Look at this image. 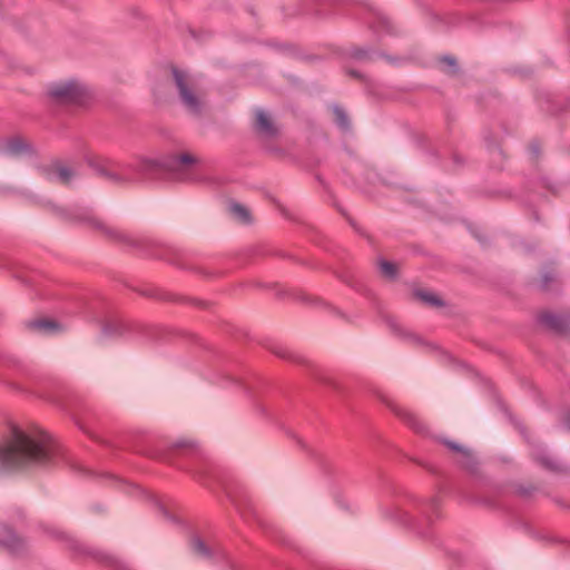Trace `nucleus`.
I'll return each mask as SVG.
<instances>
[{
    "mask_svg": "<svg viewBox=\"0 0 570 570\" xmlns=\"http://www.w3.org/2000/svg\"><path fill=\"white\" fill-rule=\"evenodd\" d=\"M57 453L56 443L45 431L26 433L16 429L0 445V469L12 471L30 464H48L55 461Z\"/></svg>",
    "mask_w": 570,
    "mask_h": 570,
    "instance_id": "obj_1",
    "label": "nucleus"
},
{
    "mask_svg": "<svg viewBox=\"0 0 570 570\" xmlns=\"http://www.w3.org/2000/svg\"><path fill=\"white\" fill-rule=\"evenodd\" d=\"M174 79L181 104L193 115L202 114L207 107L206 91L200 80L185 71L175 70Z\"/></svg>",
    "mask_w": 570,
    "mask_h": 570,
    "instance_id": "obj_2",
    "label": "nucleus"
},
{
    "mask_svg": "<svg viewBox=\"0 0 570 570\" xmlns=\"http://www.w3.org/2000/svg\"><path fill=\"white\" fill-rule=\"evenodd\" d=\"M197 163V157L190 153H180L170 156L165 161H158L153 158L144 157L139 161V168L142 171H157L167 169L170 171H179L187 169L189 166Z\"/></svg>",
    "mask_w": 570,
    "mask_h": 570,
    "instance_id": "obj_3",
    "label": "nucleus"
},
{
    "mask_svg": "<svg viewBox=\"0 0 570 570\" xmlns=\"http://www.w3.org/2000/svg\"><path fill=\"white\" fill-rule=\"evenodd\" d=\"M48 95L58 104L80 102L87 96V88L77 80H65L52 83Z\"/></svg>",
    "mask_w": 570,
    "mask_h": 570,
    "instance_id": "obj_4",
    "label": "nucleus"
},
{
    "mask_svg": "<svg viewBox=\"0 0 570 570\" xmlns=\"http://www.w3.org/2000/svg\"><path fill=\"white\" fill-rule=\"evenodd\" d=\"M30 328L41 334H52L59 332L61 325L50 318H38L29 323Z\"/></svg>",
    "mask_w": 570,
    "mask_h": 570,
    "instance_id": "obj_5",
    "label": "nucleus"
},
{
    "mask_svg": "<svg viewBox=\"0 0 570 570\" xmlns=\"http://www.w3.org/2000/svg\"><path fill=\"white\" fill-rule=\"evenodd\" d=\"M255 125L257 130H259L262 134L266 136H272L276 131L272 118L269 117L268 114H266L263 110H256Z\"/></svg>",
    "mask_w": 570,
    "mask_h": 570,
    "instance_id": "obj_6",
    "label": "nucleus"
},
{
    "mask_svg": "<svg viewBox=\"0 0 570 570\" xmlns=\"http://www.w3.org/2000/svg\"><path fill=\"white\" fill-rule=\"evenodd\" d=\"M27 150L26 144L20 139H11L3 147L2 151L9 157H17Z\"/></svg>",
    "mask_w": 570,
    "mask_h": 570,
    "instance_id": "obj_7",
    "label": "nucleus"
},
{
    "mask_svg": "<svg viewBox=\"0 0 570 570\" xmlns=\"http://www.w3.org/2000/svg\"><path fill=\"white\" fill-rule=\"evenodd\" d=\"M229 213L232 217L240 224H246L250 220V213L248 208L240 204H232L229 206Z\"/></svg>",
    "mask_w": 570,
    "mask_h": 570,
    "instance_id": "obj_8",
    "label": "nucleus"
},
{
    "mask_svg": "<svg viewBox=\"0 0 570 570\" xmlns=\"http://www.w3.org/2000/svg\"><path fill=\"white\" fill-rule=\"evenodd\" d=\"M0 541L9 547L11 551L18 552L21 543V540L9 529L6 530L4 535L0 539Z\"/></svg>",
    "mask_w": 570,
    "mask_h": 570,
    "instance_id": "obj_9",
    "label": "nucleus"
},
{
    "mask_svg": "<svg viewBox=\"0 0 570 570\" xmlns=\"http://www.w3.org/2000/svg\"><path fill=\"white\" fill-rule=\"evenodd\" d=\"M422 302L429 304V305H432V306H438L441 304V299L440 297L433 293V292H430V291H417L416 294H415Z\"/></svg>",
    "mask_w": 570,
    "mask_h": 570,
    "instance_id": "obj_10",
    "label": "nucleus"
},
{
    "mask_svg": "<svg viewBox=\"0 0 570 570\" xmlns=\"http://www.w3.org/2000/svg\"><path fill=\"white\" fill-rule=\"evenodd\" d=\"M380 269L383 276L387 278H393L396 275L397 267L395 264L391 262L382 261L380 263Z\"/></svg>",
    "mask_w": 570,
    "mask_h": 570,
    "instance_id": "obj_11",
    "label": "nucleus"
},
{
    "mask_svg": "<svg viewBox=\"0 0 570 570\" xmlns=\"http://www.w3.org/2000/svg\"><path fill=\"white\" fill-rule=\"evenodd\" d=\"M58 180L62 184H68L73 176V171L67 167H60L56 171Z\"/></svg>",
    "mask_w": 570,
    "mask_h": 570,
    "instance_id": "obj_12",
    "label": "nucleus"
},
{
    "mask_svg": "<svg viewBox=\"0 0 570 570\" xmlns=\"http://www.w3.org/2000/svg\"><path fill=\"white\" fill-rule=\"evenodd\" d=\"M333 115H334V119H335V121L337 122L338 126H341V127H346L347 126V116L344 112V110H342L341 108L336 107L333 110Z\"/></svg>",
    "mask_w": 570,
    "mask_h": 570,
    "instance_id": "obj_13",
    "label": "nucleus"
},
{
    "mask_svg": "<svg viewBox=\"0 0 570 570\" xmlns=\"http://www.w3.org/2000/svg\"><path fill=\"white\" fill-rule=\"evenodd\" d=\"M191 546H193L195 553H197L199 556L208 554V548L200 539H194Z\"/></svg>",
    "mask_w": 570,
    "mask_h": 570,
    "instance_id": "obj_14",
    "label": "nucleus"
},
{
    "mask_svg": "<svg viewBox=\"0 0 570 570\" xmlns=\"http://www.w3.org/2000/svg\"><path fill=\"white\" fill-rule=\"evenodd\" d=\"M449 445H450L453 450H455V451H458V452L462 453V454H463V455H465V456H469V455H470L469 450H466V449H464V448H462V446H459V445H455V444H449Z\"/></svg>",
    "mask_w": 570,
    "mask_h": 570,
    "instance_id": "obj_15",
    "label": "nucleus"
},
{
    "mask_svg": "<svg viewBox=\"0 0 570 570\" xmlns=\"http://www.w3.org/2000/svg\"><path fill=\"white\" fill-rule=\"evenodd\" d=\"M444 61H446L451 66L454 65V60L453 59L446 58V59H444Z\"/></svg>",
    "mask_w": 570,
    "mask_h": 570,
    "instance_id": "obj_16",
    "label": "nucleus"
},
{
    "mask_svg": "<svg viewBox=\"0 0 570 570\" xmlns=\"http://www.w3.org/2000/svg\"><path fill=\"white\" fill-rule=\"evenodd\" d=\"M568 426L570 428V417H569V421H568Z\"/></svg>",
    "mask_w": 570,
    "mask_h": 570,
    "instance_id": "obj_17",
    "label": "nucleus"
}]
</instances>
